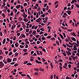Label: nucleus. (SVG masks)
I'll return each instance as SVG.
<instances>
[{"label":"nucleus","mask_w":79,"mask_h":79,"mask_svg":"<svg viewBox=\"0 0 79 79\" xmlns=\"http://www.w3.org/2000/svg\"><path fill=\"white\" fill-rule=\"evenodd\" d=\"M69 59L70 61H71V60H72V58H71L70 56L69 57Z\"/></svg>","instance_id":"61"},{"label":"nucleus","mask_w":79,"mask_h":79,"mask_svg":"<svg viewBox=\"0 0 79 79\" xmlns=\"http://www.w3.org/2000/svg\"><path fill=\"white\" fill-rule=\"evenodd\" d=\"M59 34L60 35V37L61 39H64V38L63 37V36L61 35V34Z\"/></svg>","instance_id":"12"},{"label":"nucleus","mask_w":79,"mask_h":79,"mask_svg":"<svg viewBox=\"0 0 79 79\" xmlns=\"http://www.w3.org/2000/svg\"><path fill=\"white\" fill-rule=\"evenodd\" d=\"M35 61L36 63L41 64H42V63L41 62L37 60H35Z\"/></svg>","instance_id":"5"},{"label":"nucleus","mask_w":79,"mask_h":79,"mask_svg":"<svg viewBox=\"0 0 79 79\" xmlns=\"http://www.w3.org/2000/svg\"><path fill=\"white\" fill-rule=\"evenodd\" d=\"M28 54V52H25L23 54V55H27Z\"/></svg>","instance_id":"59"},{"label":"nucleus","mask_w":79,"mask_h":79,"mask_svg":"<svg viewBox=\"0 0 79 79\" xmlns=\"http://www.w3.org/2000/svg\"><path fill=\"white\" fill-rule=\"evenodd\" d=\"M0 35H1L2 36H3V34L2 33V31L0 32Z\"/></svg>","instance_id":"34"},{"label":"nucleus","mask_w":79,"mask_h":79,"mask_svg":"<svg viewBox=\"0 0 79 79\" xmlns=\"http://www.w3.org/2000/svg\"><path fill=\"white\" fill-rule=\"evenodd\" d=\"M4 64L3 62L0 61V68H2L4 66Z\"/></svg>","instance_id":"1"},{"label":"nucleus","mask_w":79,"mask_h":79,"mask_svg":"<svg viewBox=\"0 0 79 79\" xmlns=\"http://www.w3.org/2000/svg\"><path fill=\"white\" fill-rule=\"evenodd\" d=\"M36 52H37V55H40V53H39V51H38V50H36Z\"/></svg>","instance_id":"21"},{"label":"nucleus","mask_w":79,"mask_h":79,"mask_svg":"<svg viewBox=\"0 0 79 79\" xmlns=\"http://www.w3.org/2000/svg\"><path fill=\"white\" fill-rule=\"evenodd\" d=\"M71 39L72 40H73V41H74L75 42H76V39H75L74 37H71Z\"/></svg>","instance_id":"6"},{"label":"nucleus","mask_w":79,"mask_h":79,"mask_svg":"<svg viewBox=\"0 0 79 79\" xmlns=\"http://www.w3.org/2000/svg\"><path fill=\"white\" fill-rule=\"evenodd\" d=\"M5 53L6 55H8V51H6Z\"/></svg>","instance_id":"63"},{"label":"nucleus","mask_w":79,"mask_h":79,"mask_svg":"<svg viewBox=\"0 0 79 79\" xmlns=\"http://www.w3.org/2000/svg\"><path fill=\"white\" fill-rule=\"evenodd\" d=\"M21 76H26V75L25 74H21Z\"/></svg>","instance_id":"41"},{"label":"nucleus","mask_w":79,"mask_h":79,"mask_svg":"<svg viewBox=\"0 0 79 79\" xmlns=\"http://www.w3.org/2000/svg\"><path fill=\"white\" fill-rule=\"evenodd\" d=\"M27 65H32V64L30 63H28L27 64Z\"/></svg>","instance_id":"57"},{"label":"nucleus","mask_w":79,"mask_h":79,"mask_svg":"<svg viewBox=\"0 0 79 79\" xmlns=\"http://www.w3.org/2000/svg\"><path fill=\"white\" fill-rule=\"evenodd\" d=\"M50 64H51V68L52 69V68H53V65L52 64V63H50Z\"/></svg>","instance_id":"24"},{"label":"nucleus","mask_w":79,"mask_h":79,"mask_svg":"<svg viewBox=\"0 0 79 79\" xmlns=\"http://www.w3.org/2000/svg\"><path fill=\"white\" fill-rule=\"evenodd\" d=\"M23 5L24 6H27V4L26 3H25Z\"/></svg>","instance_id":"29"},{"label":"nucleus","mask_w":79,"mask_h":79,"mask_svg":"<svg viewBox=\"0 0 79 79\" xmlns=\"http://www.w3.org/2000/svg\"><path fill=\"white\" fill-rule=\"evenodd\" d=\"M15 27V26L14 25H12L11 27L12 30H13V29H14V28Z\"/></svg>","instance_id":"32"},{"label":"nucleus","mask_w":79,"mask_h":79,"mask_svg":"<svg viewBox=\"0 0 79 79\" xmlns=\"http://www.w3.org/2000/svg\"><path fill=\"white\" fill-rule=\"evenodd\" d=\"M53 75H52L51 76V77H50V78L51 79H53Z\"/></svg>","instance_id":"30"},{"label":"nucleus","mask_w":79,"mask_h":79,"mask_svg":"<svg viewBox=\"0 0 79 79\" xmlns=\"http://www.w3.org/2000/svg\"><path fill=\"white\" fill-rule=\"evenodd\" d=\"M42 60L43 62H45V60L44 59V58H42Z\"/></svg>","instance_id":"48"},{"label":"nucleus","mask_w":79,"mask_h":79,"mask_svg":"<svg viewBox=\"0 0 79 79\" xmlns=\"http://www.w3.org/2000/svg\"><path fill=\"white\" fill-rule=\"evenodd\" d=\"M58 4H57L55 6V8H58Z\"/></svg>","instance_id":"46"},{"label":"nucleus","mask_w":79,"mask_h":79,"mask_svg":"<svg viewBox=\"0 0 79 79\" xmlns=\"http://www.w3.org/2000/svg\"><path fill=\"white\" fill-rule=\"evenodd\" d=\"M37 44H40V42L39 41H37L36 42Z\"/></svg>","instance_id":"31"},{"label":"nucleus","mask_w":79,"mask_h":79,"mask_svg":"<svg viewBox=\"0 0 79 79\" xmlns=\"http://www.w3.org/2000/svg\"><path fill=\"white\" fill-rule=\"evenodd\" d=\"M28 63V61H26L24 62V63H23V64H26V63Z\"/></svg>","instance_id":"54"},{"label":"nucleus","mask_w":79,"mask_h":79,"mask_svg":"<svg viewBox=\"0 0 79 79\" xmlns=\"http://www.w3.org/2000/svg\"><path fill=\"white\" fill-rule=\"evenodd\" d=\"M37 15H36L37 18H39V13L38 12L36 13Z\"/></svg>","instance_id":"36"},{"label":"nucleus","mask_w":79,"mask_h":79,"mask_svg":"<svg viewBox=\"0 0 79 79\" xmlns=\"http://www.w3.org/2000/svg\"><path fill=\"white\" fill-rule=\"evenodd\" d=\"M35 34H36V31H34L32 33V34L33 35H34Z\"/></svg>","instance_id":"16"},{"label":"nucleus","mask_w":79,"mask_h":79,"mask_svg":"<svg viewBox=\"0 0 79 79\" xmlns=\"http://www.w3.org/2000/svg\"><path fill=\"white\" fill-rule=\"evenodd\" d=\"M75 2H77V0H73L71 2V3H74Z\"/></svg>","instance_id":"9"},{"label":"nucleus","mask_w":79,"mask_h":79,"mask_svg":"<svg viewBox=\"0 0 79 79\" xmlns=\"http://www.w3.org/2000/svg\"><path fill=\"white\" fill-rule=\"evenodd\" d=\"M40 30L41 31H45L44 28H40Z\"/></svg>","instance_id":"28"},{"label":"nucleus","mask_w":79,"mask_h":79,"mask_svg":"<svg viewBox=\"0 0 79 79\" xmlns=\"http://www.w3.org/2000/svg\"><path fill=\"white\" fill-rule=\"evenodd\" d=\"M51 37L52 36H48V37H47V39H51Z\"/></svg>","instance_id":"40"},{"label":"nucleus","mask_w":79,"mask_h":79,"mask_svg":"<svg viewBox=\"0 0 79 79\" xmlns=\"http://www.w3.org/2000/svg\"><path fill=\"white\" fill-rule=\"evenodd\" d=\"M34 74H35V75L36 76H37V75L39 74V73H38V72H36L34 73Z\"/></svg>","instance_id":"19"},{"label":"nucleus","mask_w":79,"mask_h":79,"mask_svg":"<svg viewBox=\"0 0 79 79\" xmlns=\"http://www.w3.org/2000/svg\"><path fill=\"white\" fill-rule=\"evenodd\" d=\"M42 20V19L40 18V17L38 19H37L36 20V21L37 22V23H39L40 21Z\"/></svg>","instance_id":"3"},{"label":"nucleus","mask_w":79,"mask_h":79,"mask_svg":"<svg viewBox=\"0 0 79 79\" xmlns=\"http://www.w3.org/2000/svg\"><path fill=\"white\" fill-rule=\"evenodd\" d=\"M59 62H63V60H61V59L60 58V59L58 61Z\"/></svg>","instance_id":"22"},{"label":"nucleus","mask_w":79,"mask_h":79,"mask_svg":"<svg viewBox=\"0 0 79 79\" xmlns=\"http://www.w3.org/2000/svg\"><path fill=\"white\" fill-rule=\"evenodd\" d=\"M15 45L16 47H18V46L19 45V44H18V43H15Z\"/></svg>","instance_id":"18"},{"label":"nucleus","mask_w":79,"mask_h":79,"mask_svg":"<svg viewBox=\"0 0 79 79\" xmlns=\"http://www.w3.org/2000/svg\"><path fill=\"white\" fill-rule=\"evenodd\" d=\"M20 7H21V5H19L16 6V8H17V9H19Z\"/></svg>","instance_id":"13"},{"label":"nucleus","mask_w":79,"mask_h":79,"mask_svg":"<svg viewBox=\"0 0 79 79\" xmlns=\"http://www.w3.org/2000/svg\"><path fill=\"white\" fill-rule=\"evenodd\" d=\"M26 32H29V29H26Z\"/></svg>","instance_id":"25"},{"label":"nucleus","mask_w":79,"mask_h":79,"mask_svg":"<svg viewBox=\"0 0 79 79\" xmlns=\"http://www.w3.org/2000/svg\"><path fill=\"white\" fill-rule=\"evenodd\" d=\"M42 51L44 52H46V51L45 50V49L44 48H43Z\"/></svg>","instance_id":"51"},{"label":"nucleus","mask_w":79,"mask_h":79,"mask_svg":"<svg viewBox=\"0 0 79 79\" xmlns=\"http://www.w3.org/2000/svg\"><path fill=\"white\" fill-rule=\"evenodd\" d=\"M41 17H43L44 18V17L45 16V14H43V15H41Z\"/></svg>","instance_id":"37"},{"label":"nucleus","mask_w":79,"mask_h":79,"mask_svg":"<svg viewBox=\"0 0 79 79\" xmlns=\"http://www.w3.org/2000/svg\"><path fill=\"white\" fill-rule=\"evenodd\" d=\"M26 36L25 35L23 34H21V37H23V38H25Z\"/></svg>","instance_id":"14"},{"label":"nucleus","mask_w":79,"mask_h":79,"mask_svg":"<svg viewBox=\"0 0 79 79\" xmlns=\"http://www.w3.org/2000/svg\"><path fill=\"white\" fill-rule=\"evenodd\" d=\"M16 52V49H15L13 50V52L15 53V52Z\"/></svg>","instance_id":"60"},{"label":"nucleus","mask_w":79,"mask_h":79,"mask_svg":"<svg viewBox=\"0 0 79 79\" xmlns=\"http://www.w3.org/2000/svg\"><path fill=\"white\" fill-rule=\"evenodd\" d=\"M71 35H74V36H75V37L76 36V33L74 32H72L71 33Z\"/></svg>","instance_id":"11"},{"label":"nucleus","mask_w":79,"mask_h":79,"mask_svg":"<svg viewBox=\"0 0 79 79\" xmlns=\"http://www.w3.org/2000/svg\"><path fill=\"white\" fill-rule=\"evenodd\" d=\"M15 13L16 14V13H17V11H18V10H17L16 9H15Z\"/></svg>","instance_id":"42"},{"label":"nucleus","mask_w":79,"mask_h":79,"mask_svg":"<svg viewBox=\"0 0 79 79\" xmlns=\"http://www.w3.org/2000/svg\"><path fill=\"white\" fill-rule=\"evenodd\" d=\"M23 51L24 52H27V49H24L23 50Z\"/></svg>","instance_id":"23"},{"label":"nucleus","mask_w":79,"mask_h":79,"mask_svg":"<svg viewBox=\"0 0 79 79\" xmlns=\"http://www.w3.org/2000/svg\"><path fill=\"white\" fill-rule=\"evenodd\" d=\"M71 40V38H70V37H69L68 36V39L66 38L65 40V41L66 42H69V40Z\"/></svg>","instance_id":"4"},{"label":"nucleus","mask_w":79,"mask_h":79,"mask_svg":"<svg viewBox=\"0 0 79 79\" xmlns=\"http://www.w3.org/2000/svg\"><path fill=\"white\" fill-rule=\"evenodd\" d=\"M73 8H74V5H72L71 6V10H73Z\"/></svg>","instance_id":"58"},{"label":"nucleus","mask_w":79,"mask_h":79,"mask_svg":"<svg viewBox=\"0 0 79 79\" xmlns=\"http://www.w3.org/2000/svg\"><path fill=\"white\" fill-rule=\"evenodd\" d=\"M67 48L68 50H69V52H71V49H69V48Z\"/></svg>","instance_id":"35"},{"label":"nucleus","mask_w":79,"mask_h":79,"mask_svg":"<svg viewBox=\"0 0 79 79\" xmlns=\"http://www.w3.org/2000/svg\"><path fill=\"white\" fill-rule=\"evenodd\" d=\"M7 61L8 63H10V62H11V60L10 59L8 58L7 59Z\"/></svg>","instance_id":"8"},{"label":"nucleus","mask_w":79,"mask_h":79,"mask_svg":"<svg viewBox=\"0 0 79 79\" xmlns=\"http://www.w3.org/2000/svg\"><path fill=\"white\" fill-rule=\"evenodd\" d=\"M66 52L67 55H68V56H69V55H71V52H69V51H66Z\"/></svg>","instance_id":"2"},{"label":"nucleus","mask_w":79,"mask_h":79,"mask_svg":"<svg viewBox=\"0 0 79 79\" xmlns=\"http://www.w3.org/2000/svg\"><path fill=\"white\" fill-rule=\"evenodd\" d=\"M5 42H6V39H4L3 40L2 44H5Z\"/></svg>","instance_id":"15"},{"label":"nucleus","mask_w":79,"mask_h":79,"mask_svg":"<svg viewBox=\"0 0 79 79\" xmlns=\"http://www.w3.org/2000/svg\"><path fill=\"white\" fill-rule=\"evenodd\" d=\"M7 6H8V7H10V4H8V3H7L6 4Z\"/></svg>","instance_id":"44"},{"label":"nucleus","mask_w":79,"mask_h":79,"mask_svg":"<svg viewBox=\"0 0 79 79\" xmlns=\"http://www.w3.org/2000/svg\"><path fill=\"white\" fill-rule=\"evenodd\" d=\"M18 65H19V64H18L16 63L14 64V66L15 67H16V66H18Z\"/></svg>","instance_id":"27"},{"label":"nucleus","mask_w":79,"mask_h":79,"mask_svg":"<svg viewBox=\"0 0 79 79\" xmlns=\"http://www.w3.org/2000/svg\"><path fill=\"white\" fill-rule=\"evenodd\" d=\"M19 47L21 48H23L24 47V46L22 45H20Z\"/></svg>","instance_id":"26"},{"label":"nucleus","mask_w":79,"mask_h":79,"mask_svg":"<svg viewBox=\"0 0 79 79\" xmlns=\"http://www.w3.org/2000/svg\"><path fill=\"white\" fill-rule=\"evenodd\" d=\"M62 53L63 55L64 56H66V53H64V52H62Z\"/></svg>","instance_id":"20"},{"label":"nucleus","mask_w":79,"mask_h":79,"mask_svg":"<svg viewBox=\"0 0 79 79\" xmlns=\"http://www.w3.org/2000/svg\"><path fill=\"white\" fill-rule=\"evenodd\" d=\"M42 40H45V37H43L42 38Z\"/></svg>","instance_id":"38"},{"label":"nucleus","mask_w":79,"mask_h":79,"mask_svg":"<svg viewBox=\"0 0 79 79\" xmlns=\"http://www.w3.org/2000/svg\"><path fill=\"white\" fill-rule=\"evenodd\" d=\"M39 36H40L39 35H36L35 36V38H39Z\"/></svg>","instance_id":"43"},{"label":"nucleus","mask_w":79,"mask_h":79,"mask_svg":"<svg viewBox=\"0 0 79 79\" xmlns=\"http://www.w3.org/2000/svg\"><path fill=\"white\" fill-rule=\"evenodd\" d=\"M76 6H77V8H79V5L77 4V5H76Z\"/></svg>","instance_id":"64"},{"label":"nucleus","mask_w":79,"mask_h":79,"mask_svg":"<svg viewBox=\"0 0 79 79\" xmlns=\"http://www.w3.org/2000/svg\"><path fill=\"white\" fill-rule=\"evenodd\" d=\"M38 11H39V10H40L41 9H40V7H38Z\"/></svg>","instance_id":"55"},{"label":"nucleus","mask_w":79,"mask_h":79,"mask_svg":"<svg viewBox=\"0 0 79 79\" xmlns=\"http://www.w3.org/2000/svg\"><path fill=\"white\" fill-rule=\"evenodd\" d=\"M34 70L35 71H37V72H39V69L37 68V69H34Z\"/></svg>","instance_id":"45"},{"label":"nucleus","mask_w":79,"mask_h":79,"mask_svg":"<svg viewBox=\"0 0 79 79\" xmlns=\"http://www.w3.org/2000/svg\"><path fill=\"white\" fill-rule=\"evenodd\" d=\"M56 43L58 45H60V43H59V41H56Z\"/></svg>","instance_id":"17"},{"label":"nucleus","mask_w":79,"mask_h":79,"mask_svg":"<svg viewBox=\"0 0 79 79\" xmlns=\"http://www.w3.org/2000/svg\"><path fill=\"white\" fill-rule=\"evenodd\" d=\"M50 9L49 10H48V13H52V12L50 11Z\"/></svg>","instance_id":"52"},{"label":"nucleus","mask_w":79,"mask_h":79,"mask_svg":"<svg viewBox=\"0 0 79 79\" xmlns=\"http://www.w3.org/2000/svg\"><path fill=\"white\" fill-rule=\"evenodd\" d=\"M73 60L74 61H75V60H76V57H73Z\"/></svg>","instance_id":"56"},{"label":"nucleus","mask_w":79,"mask_h":79,"mask_svg":"<svg viewBox=\"0 0 79 79\" xmlns=\"http://www.w3.org/2000/svg\"><path fill=\"white\" fill-rule=\"evenodd\" d=\"M63 35L64 37H65V38H66V34H65V33H63Z\"/></svg>","instance_id":"49"},{"label":"nucleus","mask_w":79,"mask_h":79,"mask_svg":"<svg viewBox=\"0 0 79 79\" xmlns=\"http://www.w3.org/2000/svg\"><path fill=\"white\" fill-rule=\"evenodd\" d=\"M51 39L52 41H54V40H55V38H51Z\"/></svg>","instance_id":"33"},{"label":"nucleus","mask_w":79,"mask_h":79,"mask_svg":"<svg viewBox=\"0 0 79 79\" xmlns=\"http://www.w3.org/2000/svg\"><path fill=\"white\" fill-rule=\"evenodd\" d=\"M67 6H71V4L70 3H69L67 4Z\"/></svg>","instance_id":"53"},{"label":"nucleus","mask_w":79,"mask_h":79,"mask_svg":"<svg viewBox=\"0 0 79 79\" xmlns=\"http://www.w3.org/2000/svg\"><path fill=\"white\" fill-rule=\"evenodd\" d=\"M66 12L68 13V15H70L71 13V12L70 10H67L66 11Z\"/></svg>","instance_id":"10"},{"label":"nucleus","mask_w":79,"mask_h":79,"mask_svg":"<svg viewBox=\"0 0 79 79\" xmlns=\"http://www.w3.org/2000/svg\"><path fill=\"white\" fill-rule=\"evenodd\" d=\"M22 15H23L24 18H27V15L26 14H25L24 15H23V14H22Z\"/></svg>","instance_id":"7"},{"label":"nucleus","mask_w":79,"mask_h":79,"mask_svg":"<svg viewBox=\"0 0 79 79\" xmlns=\"http://www.w3.org/2000/svg\"><path fill=\"white\" fill-rule=\"evenodd\" d=\"M73 50H77V48H73Z\"/></svg>","instance_id":"47"},{"label":"nucleus","mask_w":79,"mask_h":79,"mask_svg":"<svg viewBox=\"0 0 79 79\" xmlns=\"http://www.w3.org/2000/svg\"><path fill=\"white\" fill-rule=\"evenodd\" d=\"M44 36H47V35H48V34L47 33H45L44 34Z\"/></svg>","instance_id":"62"},{"label":"nucleus","mask_w":79,"mask_h":79,"mask_svg":"<svg viewBox=\"0 0 79 79\" xmlns=\"http://www.w3.org/2000/svg\"><path fill=\"white\" fill-rule=\"evenodd\" d=\"M19 54V53H17L16 52L15 53V56H18V55Z\"/></svg>","instance_id":"39"},{"label":"nucleus","mask_w":79,"mask_h":79,"mask_svg":"<svg viewBox=\"0 0 79 79\" xmlns=\"http://www.w3.org/2000/svg\"><path fill=\"white\" fill-rule=\"evenodd\" d=\"M52 23L51 22H49L48 24H47V26H49V25H50V24H51V23Z\"/></svg>","instance_id":"50"}]
</instances>
